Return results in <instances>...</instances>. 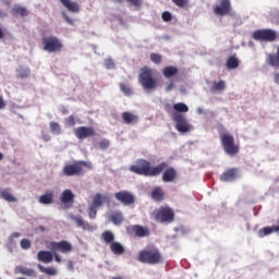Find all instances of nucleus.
Segmentation results:
<instances>
[{"label": "nucleus", "instance_id": "nucleus-1", "mask_svg": "<svg viewBox=\"0 0 279 279\" xmlns=\"http://www.w3.org/2000/svg\"><path fill=\"white\" fill-rule=\"evenodd\" d=\"M167 167L168 163L165 161L156 167H151V163L149 161L141 159L137 161V165L130 167V171H132V173H136L137 175L154 178L156 175H160L161 171H165Z\"/></svg>", "mask_w": 279, "mask_h": 279}, {"label": "nucleus", "instance_id": "nucleus-2", "mask_svg": "<svg viewBox=\"0 0 279 279\" xmlns=\"http://www.w3.org/2000/svg\"><path fill=\"white\" fill-rule=\"evenodd\" d=\"M173 110H175V112L172 114V121L177 123V130L179 132H189L190 126L186 118L184 117V114L179 113L189 112V106H186V104L184 102H178L173 105Z\"/></svg>", "mask_w": 279, "mask_h": 279}, {"label": "nucleus", "instance_id": "nucleus-3", "mask_svg": "<svg viewBox=\"0 0 279 279\" xmlns=\"http://www.w3.org/2000/svg\"><path fill=\"white\" fill-rule=\"evenodd\" d=\"M137 260L145 265H160L162 263V254L156 247H146L138 253Z\"/></svg>", "mask_w": 279, "mask_h": 279}, {"label": "nucleus", "instance_id": "nucleus-4", "mask_svg": "<svg viewBox=\"0 0 279 279\" xmlns=\"http://www.w3.org/2000/svg\"><path fill=\"white\" fill-rule=\"evenodd\" d=\"M138 82L144 90H156L158 88V81L154 77V70L149 66L140 70Z\"/></svg>", "mask_w": 279, "mask_h": 279}, {"label": "nucleus", "instance_id": "nucleus-5", "mask_svg": "<svg viewBox=\"0 0 279 279\" xmlns=\"http://www.w3.org/2000/svg\"><path fill=\"white\" fill-rule=\"evenodd\" d=\"M106 203L110 204V196L108 194L96 193L87 209L89 219H97V209L101 208Z\"/></svg>", "mask_w": 279, "mask_h": 279}, {"label": "nucleus", "instance_id": "nucleus-6", "mask_svg": "<svg viewBox=\"0 0 279 279\" xmlns=\"http://www.w3.org/2000/svg\"><path fill=\"white\" fill-rule=\"evenodd\" d=\"M41 45L47 53H60L64 48V44L56 36L43 37Z\"/></svg>", "mask_w": 279, "mask_h": 279}, {"label": "nucleus", "instance_id": "nucleus-7", "mask_svg": "<svg viewBox=\"0 0 279 279\" xmlns=\"http://www.w3.org/2000/svg\"><path fill=\"white\" fill-rule=\"evenodd\" d=\"M252 38L259 43H276L278 39V33L271 28H263L253 32Z\"/></svg>", "mask_w": 279, "mask_h": 279}, {"label": "nucleus", "instance_id": "nucleus-8", "mask_svg": "<svg viewBox=\"0 0 279 279\" xmlns=\"http://www.w3.org/2000/svg\"><path fill=\"white\" fill-rule=\"evenodd\" d=\"M154 215L155 221L159 223H173L175 221V211L171 207H160Z\"/></svg>", "mask_w": 279, "mask_h": 279}, {"label": "nucleus", "instance_id": "nucleus-9", "mask_svg": "<svg viewBox=\"0 0 279 279\" xmlns=\"http://www.w3.org/2000/svg\"><path fill=\"white\" fill-rule=\"evenodd\" d=\"M84 167L90 169L92 166L86 161H75L72 165L64 166L62 172L63 175H66L68 178H71L73 175H81L82 171H84Z\"/></svg>", "mask_w": 279, "mask_h": 279}, {"label": "nucleus", "instance_id": "nucleus-10", "mask_svg": "<svg viewBox=\"0 0 279 279\" xmlns=\"http://www.w3.org/2000/svg\"><path fill=\"white\" fill-rule=\"evenodd\" d=\"M126 234H129V236H136L137 239H145V236H149L150 231L147 227L131 225L126 227Z\"/></svg>", "mask_w": 279, "mask_h": 279}, {"label": "nucleus", "instance_id": "nucleus-11", "mask_svg": "<svg viewBox=\"0 0 279 279\" xmlns=\"http://www.w3.org/2000/svg\"><path fill=\"white\" fill-rule=\"evenodd\" d=\"M114 197L123 206H132L136 202V197L129 191H120L114 193Z\"/></svg>", "mask_w": 279, "mask_h": 279}, {"label": "nucleus", "instance_id": "nucleus-12", "mask_svg": "<svg viewBox=\"0 0 279 279\" xmlns=\"http://www.w3.org/2000/svg\"><path fill=\"white\" fill-rule=\"evenodd\" d=\"M230 12H232L230 0H220L219 3L214 7V14L217 16H228Z\"/></svg>", "mask_w": 279, "mask_h": 279}, {"label": "nucleus", "instance_id": "nucleus-13", "mask_svg": "<svg viewBox=\"0 0 279 279\" xmlns=\"http://www.w3.org/2000/svg\"><path fill=\"white\" fill-rule=\"evenodd\" d=\"M51 250H57V252H61V254H69L73 252V244H71L66 240H62L60 242H50Z\"/></svg>", "mask_w": 279, "mask_h": 279}, {"label": "nucleus", "instance_id": "nucleus-14", "mask_svg": "<svg viewBox=\"0 0 279 279\" xmlns=\"http://www.w3.org/2000/svg\"><path fill=\"white\" fill-rule=\"evenodd\" d=\"M76 138L83 141V138H90L95 136V128L93 126H78L74 130Z\"/></svg>", "mask_w": 279, "mask_h": 279}, {"label": "nucleus", "instance_id": "nucleus-15", "mask_svg": "<svg viewBox=\"0 0 279 279\" xmlns=\"http://www.w3.org/2000/svg\"><path fill=\"white\" fill-rule=\"evenodd\" d=\"M222 147L229 156L239 154V144H235L234 141H222Z\"/></svg>", "mask_w": 279, "mask_h": 279}, {"label": "nucleus", "instance_id": "nucleus-16", "mask_svg": "<svg viewBox=\"0 0 279 279\" xmlns=\"http://www.w3.org/2000/svg\"><path fill=\"white\" fill-rule=\"evenodd\" d=\"M60 202L64 204V206L71 207L73 206V202H75V194L71 190H64L61 193Z\"/></svg>", "mask_w": 279, "mask_h": 279}, {"label": "nucleus", "instance_id": "nucleus-17", "mask_svg": "<svg viewBox=\"0 0 279 279\" xmlns=\"http://www.w3.org/2000/svg\"><path fill=\"white\" fill-rule=\"evenodd\" d=\"M236 175H239V170H236V168H231L220 175V180L221 182H233V180H236Z\"/></svg>", "mask_w": 279, "mask_h": 279}, {"label": "nucleus", "instance_id": "nucleus-18", "mask_svg": "<svg viewBox=\"0 0 279 279\" xmlns=\"http://www.w3.org/2000/svg\"><path fill=\"white\" fill-rule=\"evenodd\" d=\"M175 178H178V171L173 167L167 168L162 173V182H175Z\"/></svg>", "mask_w": 279, "mask_h": 279}, {"label": "nucleus", "instance_id": "nucleus-19", "mask_svg": "<svg viewBox=\"0 0 279 279\" xmlns=\"http://www.w3.org/2000/svg\"><path fill=\"white\" fill-rule=\"evenodd\" d=\"M122 121L126 125H134L138 123V116L130 112V111H124L122 112Z\"/></svg>", "mask_w": 279, "mask_h": 279}, {"label": "nucleus", "instance_id": "nucleus-20", "mask_svg": "<svg viewBox=\"0 0 279 279\" xmlns=\"http://www.w3.org/2000/svg\"><path fill=\"white\" fill-rule=\"evenodd\" d=\"M72 221H75L77 228H82V230L87 232H93V226L90 223L84 221V219L77 217V216H71Z\"/></svg>", "mask_w": 279, "mask_h": 279}, {"label": "nucleus", "instance_id": "nucleus-21", "mask_svg": "<svg viewBox=\"0 0 279 279\" xmlns=\"http://www.w3.org/2000/svg\"><path fill=\"white\" fill-rule=\"evenodd\" d=\"M37 259L40 263L49 264V263H52V260H53V254H51V252H49V251H39L37 253Z\"/></svg>", "mask_w": 279, "mask_h": 279}, {"label": "nucleus", "instance_id": "nucleus-22", "mask_svg": "<svg viewBox=\"0 0 279 279\" xmlns=\"http://www.w3.org/2000/svg\"><path fill=\"white\" fill-rule=\"evenodd\" d=\"M60 3L66 8L69 12L77 13L80 12V4L77 2H73L71 0H59Z\"/></svg>", "mask_w": 279, "mask_h": 279}, {"label": "nucleus", "instance_id": "nucleus-23", "mask_svg": "<svg viewBox=\"0 0 279 279\" xmlns=\"http://www.w3.org/2000/svg\"><path fill=\"white\" fill-rule=\"evenodd\" d=\"M179 70L177 66L170 65V66H166L162 70V75L167 78L170 80V77H174V75H178Z\"/></svg>", "mask_w": 279, "mask_h": 279}, {"label": "nucleus", "instance_id": "nucleus-24", "mask_svg": "<svg viewBox=\"0 0 279 279\" xmlns=\"http://www.w3.org/2000/svg\"><path fill=\"white\" fill-rule=\"evenodd\" d=\"M151 198L155 199V202H162L165 199V192L162 191V187L156 186L151 191Z\"/></svg>", "mask_w": 279, "mask_h": 279}, {"label": "nucleus", "instance_id": "nucleus-25", "mask_svg": "<svg viewBox=\"0 0 279 279\" xmlns=\"http://www.w3.org/2000/svg\"><path fill=\"white\" fill-rule=\"evenodd\" d=\"M11 14L13 16H27V14H28L27 8L21 7V5H14L11 9Z\"/></svg>", "mask_w": 279, "mask_h": 279}, {"label": "nucleus", "instance_id": "nucleus-26", "mask_svg": "<svg viewBox=\"0 0 279 279\" xmlns=\"http://www.w3.org/2000/svg\"><path fill=\"white\" fill-rule=\"evenodd\" d=\"M239 64H240L239 59L235 56H230L226 62V66L229 71L239 69Z\"/></svg>", "mask_w": 279, "mask_h": 279}, {"label": "nucleus", "instance_id": "nucleus-27", "mask_svg": "<svg viewBox=\"0 0 279 279\" xmlns=\"http://www.w3.org/2000/svg\"><path fill=\"white\" fill-rule=\"evenodd\" d=\"M110 250L112 254L121 256V254H125V247L119 242H113L110 244Z\"/></svg>", "mask_w": 279, "mask_h": 279}, {"label": "nucleus", "instance_id": "nucleus-28", "mask_svg": "<svg viewBox=\"0 0 279 279\" xmlns=\"http://www.w3.org/2000/svg\"><path fill=\"white\" fill-rule=\"evenodd\" d=\"M39 204H45V205L53 204V192L48 191L44 195H41L39 197Z\"/></svg>", "mask_w": 279, "mask_h": 279}, {"label": "nucleus", "instance_id": "nucleus-29", "mask_svg": "<svg viewBox=\"0 0 279 279\" xmlns=\"http://www.w3.org/2000/svg\"><path fill=\"white\" fill-rule=\"evenodd\" d=\"M110 221L114 223V226H121L123 223V213L121 211H113L110 215Z\"/></svg>", "mask_w": 279, "mask_h": 279}, {"label": "nucleus", "instance_id": "nucleus-30", "mask_svg": "<svg viewBox=\"0 0 279 279\" xmlns=\"http://www.w3.org/2000/svg\"><path fill=\"white\" fill-rule=\"evenodd\" d=\"M101 239L104 243H106L107 245H111V243H114V233H112V231L110 230H106L102 232Z\"/></svg>", "mask_w": 279, "mask_h": 279}, {"label": "nucleus", "instance_id": "nucleus-31", "mask_svg": "<svg viewBox=\"0 0 279 279\" xmlns=\"http://www.w3.org/2000/svg\"><path fill=\"white\" fill-rule=\"evenodd\" d=\"M0 197L4 199L5 202H16V197L12 195L10 192V189H3L0 191Z\"/></svg>", "mask_w": 279, "mask_h": 279}, {"label": "nucleus", "instance_id": "nucleus-32", "mask_svg": "<svg viewBox=\"0 0 279 279\" xmlns=\"http://www.w3.org/2000/svg\"><path fill=\"white\" fill-rule=\"evenodd\" d=\"M16 73L20 80H25L29 75V73H32V71L29 70V68L20 66L16 70Z\"/></svg>", "mask_w": 279, "mask_h": 279}, {"label": "nucleus", "instance_id": "nucleus-33", "mask_svg": "<svg viewBox=\"0 0 279 279\" xmlns=\"http://www.w3.org/2000/svg\"><path fill=\"white\" fill-rule=\"evenodd\" d=\"M226 90V82L225 81H219L218 83L215 82L211 86V92L217 93V92H222Z\"/></svg>", "mask_w": 279, "mask_h": 279}, {"label": "nucleus", "instance_id": "nucleus-34", "mask_svg": "<svg viewBox=\"0 0 279 279\" xmlns=\"http://www.w3.org/2000/svg\"><path fill=\"white\" fill-rule=\"evenodd\" d=\"M38 269L41 271V274H47V276H56V274H58V270L52 267L45 268V266L38 265Z\"/></svg>", "mask_w": 279, "mask_h": 279}, {"label": "nucleus", "instance_id": "nucleus-35", "mask_svg": "<svg viewBox=\"0 0 279 279\" xmlns=\"http://www.w3.org/2000/svg\"><path fill=\"white\" fill-rule=\"evenodd\" d=\"M50 132L52 134L60 135V134H62V126H60V123L52 121V122H50Z\"/></svg>", "mask_w": 279, "mask_h": 279}, {"label": "nucleus", "instance_id": "nucleus-36", "mask_svg": "<svg viewBox=\"0 0 279 279\" xmlns=\"http://www.w3.org/2000/svg\"><path fill=\"white\" fill-rule=\"evenodd\" d=\"M64 125H65V128H74L75 117L74 116H69L68 118H65L64 119Z\"/></svg>", "mask_w": 279, "mask_h": 279}, {"label": "nucleus", "instance_id": "nucleus-37", "mask_svg": "<svg viewBox=\"0 0 279 279\" xmlns=\"http://www.w3.org/2000/svg\"><path fill=\"white\" fill-rule=\"evenodd\" d=\"M150 60L154 62V64H160L162 62V56L158 53H150Z\"/></svg>", "mask_w": 279, "mask_h": 279}, {"label": "nucleus", "instance_id": "nucleus-38", "mask_svg": "<svg viewBox=\"0 0 279 279\" xmlns=\"http://www.w3.org/2000/svg\"><path fill=\"white\" fill-rule=\"evenodd\" d=\"M21 274L23 276H31V277H34L36 276V270L32 269V268H22L21 269Z\"/></svg>", "mask_w": 279, "mask_h": 279}, {"label": "nucleus", "instance_id": "nucleus-39", "mask_svg": "<svg viewBox=\"0 0 279 279\" xmlns=\"http://www.w3.org/2000/svg\"><path fill=\"white\" fill-rule=\"evenodd\" d=\"M120 89L122 90V93H124V95H128V96L132 95V88H130L124 83L120 84Z\"/></svg>", "mask_w": 279, "mask_h": 279}, {"label": "nucleus", "instance_id": "nucleus-40", "mask_svg": "<svg viewBox=\"0 0 279 279\" xmlns=\"http://www.w3.org/2000/svg\"><path fill=\"white\" fill-rule=\"evenodd\" d=\"M21 247L22 250H29V247H32V242L28 239H22Z\"/></svg>", "mask_w": 279, "mask_h": 279}, {"label": "nucleus", "instance_id": "nucleus-41", "mask_svg": "<svg viewBox=\"0 0 279 279\" xmlns=\"http://www.w3.org/2000/svg\"><path fill=\"white\" fill-rule=\"evenodd\" d=\"M105 66L108 70L114 69V61L112 60V58H108L105 60Z\"/></svg>", "mask_w": 279, "mask_h": 279}, {"label": "nucleus", "instance_id": "nucleus-42", "mask_svg": "<svg viewBox=\"0 0 279 279\" xmlns=\"http://www.w3.org/2000/svg\"><path fill=\"white\" fill-rule=\"evenodd\" d=\"M174 5H178V8H185L186 3H189V0H171Z\"/></svg>", "mask_w": 279, "mask_h": 279}, {"label": "nucleus", "instance_id": "nucleus-43", "mask_svg": "<svg viewBox=\"0 0 279 279\" xmlns=\"http://www.w3.org/2000/svg\"><path fill=\"white\" fill-rule=\"evenodd\" d=\"M161 19H162V21H165L166 23H169V21H171V19H172L171 12L165 11V12L161 14Z\"/></svg>", "mask_w": 279, "mask_h": 279}, {"label": "nucleus", "instance_id": "nucleus-44", "mask_svg": "<svg viewBox=\"0 0 279 279\" xmlns=\"http://www.w3.org/2000/svg\"><path fill=\"white\" fill-rule=\"evenodd\" d=\"M173 88H175V84L173 82L168 83L166 86L167 93L173 90Z\"/></svg>", "mask_w": 279, "mask_h": 279}, {"label": "nucleus", "instance_id": "nucleus-45", "mask_svg": "<svg viewBox=\"0 0 279 279\" xmlns=\"http://www.w3.org/2000/svg\"><path fill=\"white\" fill-rule=\"evenodd\" d=\"M129 3H132L135 8H141V0H128Z\"/></svg>", "mask_w": 279, "mask_h": 279}, {"label": "nucleus", "instance_id": "nucleus-46", "mask_svg": "<svg viewBox=\"0 0 279 279\" xmlns=\"http://www.w3.org/2000/svg\"><path fill=\"white\" fill-rule=\"evenodd\" d=\"M62 16L69 25H73V20L66 15V13H62Z\"/></svg>", "mask_w": 279, "mask_h": 279}, {"label": "nucleus", "instance_id": "nucleus-47", "mask_svg": "<svg viewBox=\"0 0 279 279\" xmlns=\"http://www.w3.org/2000/svg\"><path fill=\"white\" fill-rule=\"evenodd\" d=\"M221 141H234V137L230 134H223Z\"/></svg>", "mask_w": 279, "mask_h": 279}, {"label": "nucleus", "instance_id": "nucleus-48", "mask_svg": "<svg viewBox=\"0 0 279 279\" xmlns=\"http://www.w3.org/2000/svg\"><path fill=\"white\" fill-rule=\"evenodd\" d=\"M108 142H100L99 143V147H100V149H108Z\"/></svg>", "mask_w": 279, "mask_h": 279}, {"label": "nucleus", "instance_id": "nucleus-49", "mask_svg": "<svg viewBox=\"0 0 279 279\" xmlns=\"http://www.w3.org/2000/svg\"><path fill=\"white\" fill-rule=\"evenodd\" d=\"M53 258H54L56 263H62V257H60V255H58V253H53Z\"/></svg>", "mask_w": 279, "mask_h": 279}, {"label": "nucleus", "instance_id": "nucleus-50", "mask_svg": "<svg viewBox=\"0 0 279 279\" xmlns=\"http://www.w3.org/2000/svg\"><path fill=\"white\" fill-rule=\"evenodd\" d=\"M5 106H7L5 100H3V97L0 96V110H3Z\"/></svg>", "mask_w": 279, "mask_h": 279}, {"label": "nucleus", "instance_id": "nucleus-51", "mask_svg": "<svg viewBox=\"0 0 279 279\" xmlns=\"http://www.w3.org/2000/svg\"><path fill=\"white\" fill-rule=\"evenodd\" d=\"M274 80L276 84H279V73L274 74Z\"/></svg>", "mask_w": 279, "mask_h": 279}, {"label": "nucleus", "instance_id": "nucleus-52", "mask_svg": "<svg viewBox=\"0 0 279 279\" xmlns=\"http://www.w3.org/2000/svg\"><path fill=\"white\" fill-rule=\"evenodd\" d=\"M68 269H73V262L72 260L68 262Z\"/></svg>", "mask_w": 279, "mask_h": 279}, {"label": "nucleus", "instance_id": "nucleus-53", "mask_svg": "<svg viewBox=\"0 0 279 279\" xmlns=\"http://www.w3.org/2000/svg\"><path fill=\"white\" fill-rule=\"evenodd\" d=\"M12 236H13L14 239H19V236H21V233L14 232V233H12Z\"/></svg>", "mask_w": 279, "mask_h": 279}, {"label": "nucleus", "instance_id": "nucleus-54", "mask_svg": "<svg viewBox=\"0 0 279 279\" xmlns=\"http://www.w3.org/2000/svg\"><path fill=\"white\" fill-rule=\"evenodd\" d=\"M4 16H7L5 12H3L2 10H0V19H4Z\"/></svg>", "mask_w": 279, "mask_h": 279}, {"label": "nucleus", "instance_id": "nucleus-55", "mask_svg": "<svg viewBox=\"0 0 279 279\" xmlns=\"http://www.w3.org/2000/svg\"><path fill=\"white\" fill-rule=\"evenodd\" d=\"M3 29L0 28V40L4 37Z\"/></svg>", "mask_w": 279, "mask_h": 279}, {"label": "nucleus", "instance_id": "nucleus-56", "mask_svg": "<svg viewBox=\"0 0 279 279\" xmlns=\"http://www.w3.org/2000/svg\"><path fill=\"white\" fill-rule=\"evenodd\" d=\"M38 230H39L40 232H45L46 229H45L44 226H39V227H38Z\"/></svg>", "mask_w": 279, "mask_h": 279}, {"label": "nucleus", "instance_id": "nucleus-57", "mask_svg": "<svg viewBox=\"0 0 279 279\" xmlns=\"http://www.w3.org/2000/svg\"><path fill=\"white\" fill-rule=\"evenodd\" d=\"M0 160H3V154L0 153Z\"/></svg>", "mask_w": 279, "mask_h": 279}, {"label": "nucleus", "instance_id": "nucleus-58", "mask_svg": "<svg viewBox=\"0 0 279 279\" xmlns=\"http://www.w3.org/2000/svg\"><path fill=\"white\" fill-rule=\"evenodd\" d=\"M17 279H25V278H23V277H20V278H17Z\"/></svg>", "mask_w": 279, "mask_h": 279}]
</instances>
